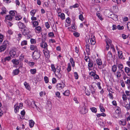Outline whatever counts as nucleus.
<instances>
[{"mask_svg":"<svg viewBox=\"0 0 130 130\" xmlns=\"http://www.w3.org/2000/svg\"><path fill=\"white\" fill-rule=\"evenodd\" d=\"M40 51L39 50L34 51L32 53V58L34 59H39L40 57Z\"/></svg>","mask_w":130,"mask_h":130,"instance_id":"nucleus-1","label":"nucleus"},{"mask_svg":"<svg viewBox=\"0 0 130 130\" xmlns=\"http://www.w3.org/2000/svg\"><path fill=\"white\" fill-rule=\"evenodd\" d=\"M9 54L11 57H14L16 54V49L14 48L11 50Z\"/></svg>","mask_w":130,"mask_h":130,"instance_id":"nucleus-2","label":"nucleus"},{"mask_svg":"<svg viewBox=\"0 0 130 130\" xmlns=\"http://www.w3.org/2000/svg\"><path fill=\"white\" fill-rule=\"evenodd\" d=\"M108 17L112 18L115 21H116L118 19V16L115 14H110V15L108 16Z\"/></svg>","mask_w":130,"mask_h":130,"instance_id":"nucleus-3","label":"nucleus"},{"mask_svg":"<svg viewBox=\"0 0 130 130\" xmlns=\"http://www.w3.org/2000/svg\"><path fill=\"white\" fill-rule=\"evenodd\" d=\"M43 53L46 57L48 58L50 56V54L49 51L47 48L44 49L43 50Z\"/></svg>","mask_w":130,"mask_h":130,"instance_id":"nucleus-4","label":"nucleus"},{"mask_svg":"<svg viewBox=\"0 0 130 130\" xmlns=\"http://www.w3.org/2000/svg\"><path fill=\"white\" fill-rule=\"evenodd\" d=\"M65 85L64 84L58 83L56 85V87L57 89L58 90H60L63 88L65 86Z\"/></svg>","mask_w":130,"mask_h":130,"instance_id":"nucleus-5","label":"nucleus"},{"mask_svg":"<svg viewBox=\"0 0 130 130\" xmlns=\"http://www.w3.org/2000/svg\"><path fill=\"white\" fill-rule=\"evenodd\" d=\"M40 45L41 47L42 48H47V43L44 42V40H42V41L41 43L40 44Z\"/></svg>","mask_w":130,"mask_h":130,"instance_id":"nucleus-6","label":"nucleus"},{"mask_svg":"<svg viewBox=\"0 0 130 130\" xmlns=\"http://www.w3.org/2000/svg\"><path fill=\"white\" fill-rule=\"evenodd\" d=\"M1 9L2 11L0 13V14H1L2 15H3L4 14H7V10L4 7H2V8Z\"/></svg>","mask_w":130,"mask_h":130,"instance_id":"nucleus-7","label":"nucleus"},{"mask_svg":"<svg viewBox=\"0 0 130 130\" xmlns=\"http://www.w3.org/2000/svg\"><path fill=\"white\" fill-rule=\"evenodd\" d=\"M106 44H109L110 45L111 48L113 50H115V49L113 46L111 44V41L109 39H107L106 40Z\"/></svg>","mask_w":130,"mask_h":130,"instance_id":"nucleus-8","label":"nucleus"},{"mask_svg":"<svg viewBox=\"0 0 130 130\" xmlns=\"http://www.w3.org/2000/svg\"><path fill=\"white\" fill-rule=\"evenodd\" d=\"M22 31L23 34L24 36L28 35L29 32V30L27 28L24 29L23 31Z\"/></svg>","mask_w":130,"mask_h":130,"instance_id":"nucleus-9","label":"nucleus"},{"mask_svg":"<svg viewBox=\"0 0 130 130\" xmlns=\"http://www.w3.org/2000/svg\"><path fill=\"white\" fill-rule=\"evenodd\" d=\"M30 50L32 51H37L38 50L36 45H31L30 46Z\"/></svg>","mask_w":130,"mask_h":130,"instance_id":"nucleus-10","label":"nucleus"},{"mask_svg":"<svg viewBox=\"0 0 130 130\" xmlns=\"http://www.w3.org/2000/svg\"><path fill=\"white\" fill-rule=\"evenodd\" d=\"M88 111V110L86 109V107H84V108H82V110L80 111V112L82 114H86Z\"/></svg>","mask_w":130,"mask_h":130,"instance_id":"nucleus-11","label":"nucleus"},{"mask_svg":"<svg viewBox=\"0 0 130 130\" xmlns=\"http://www.w3.org/2000/svg\"><path fill=\"white\" fill-rule=\"evenodd\" d=\"M112 57V54L109 51L107 55V60H110Z\"/></svg>","mask_w":130,"mask_h":130,"instance_id":"nucleus-12","label":"nucleus"},{"mask_svg":"<svg viewBox=\"0 0 130 130\" xmlns=\"http://www.w3.org/2000/svg\"><path fill=\"white\" fill-rule=\"evenodd\" d=\"M118 56L119 59H124V57H123V55L122 52V51H118Z\"/></svg>","mask_w":130,"mask_h":130,"instance_id":"nucleus-13","label":"nucleus"},{"mask_svg":"<svg viewBox=\"0 0 130 130\" xmlns=\"http://www.w3.org/2000/svg\"><path fill=\"white\" fill-rule=\"evenodd\" d=\"M18 26L19 28L23 29L25 27V26L23 23L20 22L18 23Z\"/></svg>","mask_w":130,"mask_h":130,"instance_id":"nucleus-14","label":"nucleus"},{"mask_svg":"<svg viewBox=\"0 0 130 130\" xmlns=\"http://www.w3.org/2000/svg\"><path fill=\"white\" fill-rule=\"evenodd\" d=\"M119 123L120 125L124 126L126 124V122L125 120H120L119 121Z\"/></svg>","mask_w":130,"mask_h":130,"instance_id":"nucleus-15","label":"nucleus"},{"mask_svg":"<svg viewBox=\"0 0 130 130\" xmlns=\"http://www.w3.org/2000/svg\"><path fill=\"white\" fill-rule=\"evenodd\" d=\"M95 37L94 36H93L92 37V38H91L90 39V42L91 43V44L92 45H94L95 43Z\"/></svg>","mask_w":130,"mask_h":130,"instance_id":"nucleus-16","label":"nucleus"},{"mask_svg":"<svg viewBox=\"0 0 130 130\" xmlns=\"http://www.w3.org/2000/svg\"><path fill=\"white\" fill-rule=\"evenodd\" d=\"M13 17L10 15H7L5 17L6 20H7L10 21L12 20Z\"/></svg>","mask_w":130,"mask_h":130,"instance_id":"nucleus-17","label":"nucleus"},{"mask_svg":"<svg viewBox=\"0 0 130 130\" xmlns=\"http://www.w3.org/2000/svg\"><path fill=\"white\" fill-rule=\"evenodd\" d=\"M125 71L128 75L130 76V69L127 67H125Z\"/></svg>","mask_w":130,"mask_h":130,"instance_id":"nucleus-18","label":"nucleus"},{"mask_svg":"<svg viewBox=\"0 0 130 130\" xmlns=\"http://www.w3.org/2000/svg\"><path fill=\"white\" fill-rule=\"evenodd\" d=\"M9 45L8 41H4L3 43L2 44V45L3 46L5 47L6 48L7 46Z\"/></svg>","mask_w":130,"mask_h":130,"instance_id":"nucleus-19","label":"nucleus"},{"mask_svg":"<svg viewBox=\"0 0 130 130\" xmlns=\"http://www.w3.org/2000/svg\"><path fill=\"white\" fill-rule=\"evenodd\" d=\"M24 85L27 89L29 90H30V87L28 84L26 82H25L24 83Z\"/></svg>","mask_w":130,"mask_h":130,"instance_id":"nucleus-20","label":"nucleus"},{"mask_svg":"<svg viewBox=\"0 0 130 130\" xmlns=\"http://www.w3.org/2000/svg\"><path fill=\"white\" fill-rule=\"evenodd\" d=\"M86 47V51L87 52H89L90 51V45L89 44H87L85 45Z\"/></svg>","mask_w":130,"mask_h":130,"instance_id":"nucleus-21","label":"nucleus"},{"mask_svg":"<svg viewBox=\"0 0 130 130\" xmlns=\"http://www.w3.org/2000/svg\"><path fill=\"white\" fill-rule=\"evenodd\" d=\"M58 13V16L59 17H60L62 20H63L65 19V15L64 13H61L60 14H60L59 13Z\"/></svg>","mask_w":130,"mask_h":130,"instance_id":"nucleus-22","label":"nucleus"},{"mask_svg":"<svg viewBox=\"0 0 130 130\" xmlns=\"http://www.w3.org/2000/svg\"><path fill=\"white\" fill-rule=\"evenodd\" d=\"M118 67L119 70H120L121 72L123 71V70H122V69L123 68V66L122 64H118Z\"/></svg>","mask_w":130,"mask_h":130,"instance_id":"nucleus-23","label":"nucleus"},{"mask_svg":"<svg viewBox=\"0 0 130 130\" xmlns=\"http://www.w3.org/2000/svg\"><path fill=\"white\" fill-rule=\"evenodd\" d=\"M70 61L72 64V66L73 67H74L75 66V62L73 59L72 58H71Z\"/></svg>","mask_w":130,"mask_h":130,"instance_id":"nucleus-24","label":"nucleus"},{"mask_svg":"<svg viewBox=\"0 0 130 130\" xmlns=\"http://www.w3.org/2000/svg\"><path fill=\"white\" fill-rule=\"evenodd\" d=\"M96 61L97 64L99 66H101L102 64V61L100 59H98L96 60Z\"/></svg>","mask_w":130,"mask_h":130,"instance_id":"nucleus-25","label":"nucleus"},{"mask_svg":"<svg viewBox=\"0 0 130 130\" xmlns=\"http://www.w3.org/2000/svg\"><path fill=\"white\" fill-rule=\"evenodd\" d=\"M34 122L32 120H30L29 121V125L31 128H32L34 126Z\"/></svg>","mask_w":130,"mask_h":130,"instance_id":"nucleus-26","label":"nucleus"},{"mask_svg":"<svg viewBox=\"0 0 130 130\" xmlns=\"http://www.w3.org/2000/svg\"><path fill=\"white\" fill-rule=\"evenodd\" d=\"M93 61H89V63H88V66L89 68H91L93 66Z\"/></svg>","mask_w":130,"mask_h":130,"instance_id":"nucleus-27","label":"nucleus"},{"mask_svg":"<svg viewBox=\"0 0 130 130\" xmlns=\"http://www.w3.org/2000/svg\"><path fill=\"white\" fill-rule=\"evenodd\" d=\"M63 94L65 96H68L70 94L69 91V90H67L64 92L63 93Z\"/></svg>","mask_w":130,"mask_h":130,"instance_id":"nucleus-28","label":"nucleus"},{"mask_svg":"<svg viewBox=\"0 0 130 130\" xmlns=\"http://www.w3.org/2000/svg\"><path fill=\"white\" fill-rule=\"evenodd\" d=\"M27 41L25 40H24L21 42V46H23L24 45H27Z\"/></svg>","mask_w":130,"mask_h":130,"instance_id":"nucleus-29","label":"nucleus"},{"mask_svg":"<svg viewBox=\"0 0 130 130\" xmlns=\"http://www.w3.org/2000/svg\"><path fill=\"white\" fill-rule=\"evenodd\" d=\"M14 107H15L14 108V111L16 113H17L18 112L20 108L18 106H16V105H15L14 106Z\"/></svg>","mask_w":130,"mask_h":130,"instance_id":"nucleus-30","label":"nucleus"},{"mask_svg":"<svg viewBox=\"0 0 130 130\" xmlns=\"http://www.w3.org/2000/svg\"><path fill=\"white\" fill-rule=\"evenodd\" d=\"M56 70L55 72L57 73V74H59L60 71V68L59 66H57L56 69Z\"/></svg>","mask_w":130,"mask_h":130,"instance_id":"nucleus-31","label":"nucleus"},{"mask_svg":"<svg viewBox=\"0 0 130 130\" xmlns=\"http://www.w3.org/2000/svg\"><path fill=\"white\" fill-rule=\"evenodd\" d=\"M6 48L5 47L3 46L2 45L1 46H0V52H4L6 50Z\"/></svg>","mask_w":130,"mask_h":130,"instance_id":"nucleus-32","label":"nucleus"},{"mask_svg":"<svg viewBox=\"0 0 130 130\" xmlns=\"http://www.w3.org/2000/svg\"><path fill=\"white\" fill-rule=\"evenodd\" d=\"M125 82L126 84L128 85V87L129 88L130 87V79H128Z\"/></svg>","mask_w":130,"mask_h":130,"instance_id":"nucleus-33","label":"nucleus"},{"mask_svg":"<svg viewBox=\"0 0 130 130\" xmlns=\"http://www.w3.org/2000/svg\"><path fill=\"white\" fill-rule=\"evenodd\" d=\"M36 10L35 9H33L31 10L30 12L31 15L32 16H34L36 12Z\"/></svg>","mask_w":130,"mask_h":130,"instance_id":"nucleus-34","label":"nucleus"},{"mask_svg":"<svg viewBox=\"0 0 130 130\" xmlns=\"http://www.w3.org/2000/svg\"><path fill=\"white\" fill-rule=\"evenodd\" d=\"M100 110L102 112H104L105 111V109L102 106V104H100Z\"/></svg>","mask_w":130,"mask_h":130,"instance_id":"nucleus-35","label":"nucleus"},{"mask_svg":"<svg viewBox=\"0 0 130 130\" xmlns=\"http://www.w3.org/2000/svg\"><path fill=\"white\" fill-rule=\"evenodd\" d=\"M79 5L78 4H75L74 5L71 6L70 7V8L71 9H72L73 8H76L78 7Z\"/></svg>","mask_w":130,"mask_h":130,"instance_id":"nucleus-36","label":"nucleus"},{"mask_svg":"<svg viewBox=\"0 0 130 130\" xmlns=\"http://www.w3.org/2000/svg\"><path fill=\"white\" fill-rule=\"evenodd\" d=\"M4 38V36L3 35L0 33V43H1L3 41Z\"/></svg>","mask_w":130,"mask_h":130,"instance_id":"nucleus-37","label":"nucleus"},{"mask_svg":"<svg viewBox=\"0 0 130 130\" xmlns=\"http://www.w3.org/2000/svg\"><path fill=\"white\" fill-rule=\"evenodd\" d=\"M117 69V67L115 65H113L112 67V70L113 72H115Z\"/></svg>","mask_w":130,"mask_h":130,"instance_id":"nucleus-38","label":"nucleus"},{"mask_svg":"<svg viewBox=\"0 0 130 130\" xmlns=\"http://www.w3.org/2000/svg\"><path fill=\"white\" fill-rule=\"evenodd\" d=\"M15 12H16L15 11L12 10L10 11L9 12V14H10V15L12 16L13 17V16H14L15 15Z\"/></svg>","mask_w":130,"mask_h":130,"instance_id":"nucleus-39","label":"nucleus"},{"mask_svg":"<svg viewBox=\"0 0 130 130\" xmlns=\"http://www.w3.org/2000/svg\"><path fill=\"white\" fill-rule=\"evenodd\" d=\"M12 61L13 63L16 65H18L19 63L18 60H17L16 59H13Z\"/></svg>","mask_w":130,"mask_h":130,"instance_id":"nucleus-40","label":"nucleus"},{"mask_svg":"<svg viewBox=\"0 0 130 130\" xmlns=\"http://www.w3.org/2000/svg\"><path fill=\"white\" fill-rule=\"evenodd\" d=\"M30 72L31 74H35L36 72V70L35 69H31L30 70Z\"/></svg>","mask_w":130,"mask_h":130,"instance_id":"nucleus-41","label":"nucleus"},{"mask_svg":"<svg viewBox=\"0 0 130 130\" xmlns=\"http://www.w3.org/2000/svg\"><path fill=\"white\" fill-rule=\"evenodd\" d=\"M51 68H52V71L54 72L55 74V71L56 69V68H55V66L54 64H52L51 65Z\"/></svg>","mask_w":130,"mask_h":130,"instance_id":"nucleus-42","label":"nucleus"},{"mask_svg":"<svg viewBox=\"0 0 130 130\" xmlns=\"http://www.w3.org/2000/svg\"><path fill=\"white\" fill-rule=\"evenodd\" d=\"M55 95L56 97L59 98H61V97L60 96V93L58 91L56 92L55 93Z\"/></svg>","mask_w":130,"mask_h":130,"instance_id":"nucleus-43","label":"nucleus"},{"mask_svg":"<svg viewBox=\"0 0 130 130\" xmlns=\"http://www.w3.org/2000/svg\"><path fill=\"white\" fill-rule=\"evenodd\" d=\"M71 65L70 63H69L68 64V66L67 68V70L69 72L71 71Z\"/></svg>","mask_w":130,"mask_h":130,"instance_id":"nucleus-44","label":"nucleus"},{"mask_svg":"<svg viewBox=\"0 0 130 130\" xmlns=\"http://www.w3.org/2000/svg\"><path fill=\"white\" fill-rule=\"evenodd\" d=\"M90 109L93 112L95 113L97 112V109L95 107H92L91 108H90Z\"/></svg>","mask_w":130,"mask_h":130,"instance_id":"nucleus-45","label":"nucleus"},{"mask_svg":"<svg viewBox=\"0 0 130 130\" xmlns=\"http://www.w3.org/2000/svg\"><path fill=\"white\" fill-rule=\"evenodd\" d=\"M117 28L119 30H121L124 28V27L123 26H121L120 25H117Z\"/></svg>","mask_w":130,"mask_h":130,"instance_id":"nucleus-46","label":"nucleus"},{"mask_svg":"<svg viewBox=\"0 0 130 130\" xmlns=\"http://www.w3.org/2000/svg\"><path fill=\"white\" fill-rule=\"evenodd\" d=\"M90 89L91 91V93L93 94L95 92V90L94 89V88L92 86H91Z\"/></svg>","mask_w":130,"mask_h":130,"instance_id":"nucleus-47","label":"nucleus"},{"mask_svg":"<svg viewBox=\"0 0 130 130\" xmlns=\"http://www.w3.org/2000/svg\"><path fill=\"white\" fill-rule=\"evenodd\" d=\"M16 20L19 21L22 18V17L20 15H17L15 17Z\"/></svg>","mask_w":130,"mask_h":130,"instance_id":"nucleus-48","label":"nucleus"},{"mask_svg":"<svg viewBox=\"0 0 130 130\" xmlns=\"http://www.w3.org/2000/svg\"><path fill=\"white\" fill-rule=\"evenodd\" d=\"M19 73V70L18 69H16L14 70L13 73L15 75L18 74Z\"/></svg>","mask_w":130,"mask_h":130,"instance_id":"nucleus-49","label":"nucleus"},{"mask_svg":"<svg viewBox=\"0 0 130 130\" xmlns=\"http://www.w3.org/2000/svg\"><path fill=\"white\" fill-rule=\"evenodd\" d=\"M33 26L34 27H36V26L38 25V21H35L33 22H32Z\"/></svg>","mask_w":130,"mask_h":130,"instance_id":"nucleus-50","label":"nucleus"},{"mask_svg":"<svg viewBox=\"0 0 130 130\" xmlns=\"http://www.w3.org/2000/svg\"><path fill=\"white\" fill-rule=\"evenodd\" d=\"M96 15L100 20H103L102 17L101 15V14L100 13H97Z\"/></svg>","mask_w":130,"mask_h":130,"instance_id":"nucleus-51","label":"nucleus"},{"mask_svg":"<svg viewBox=\"0 0 130 130\" xmlns=\"http://www.w3.org/2000/svg\"><path fill=\"white\" fill-rule=\"evenodd\" d=\"M74 76L76 79H78V75L77 73L76 72H75L74 73Z\"/></svg>","mask_w":130,"mask_h":130,"instance_id":"nucleus-52","label":"nucleus"},{"mask_svg":"<svg viewBox=\"0 0 130 130\" xmlns=\"http://www.w3.org/2000/svg\"><path fill=\"white\" fill-rule=\"evenodd\" d=\"M44 79L46 83H48L49 82L48 78L47 76H45L44 78Z\"/></svg>","mask_w":130,"mask_h":130,"instance_id":"nucleus-53","label":"nucleus"},{"mask_svg":"<svg viewBox=\"0 0 130 130\" xmlns=\"http://www.w3.org/2000/svg\"><path fill=\"white\" fill-rule=\"evenodd\" d=\"M72 127V125L71 123H69L67 126V128L68 129H71Z\"/></svg>","mask_w":130,"mask_h":130,"instance_id":"nucleus-54","label":"nucleus"},{"mask_svg":"<svg viewBox=\"0 0 130 130\" xmlns=\"http://www.w3.org/2000/svg\"><path fill=\"white\" fill-rule=\"evenodd\" d=\"M79 19L81 21H83L84 20L83 16L82 14H80L79 16Z\"/></svg>","mask_w":130,"mask_h":130,"instance_id":"nucleus-55","label":"nucleus"},{"mask_svg":"<svg viewBox=\"0 0 130 130\" xmlns=\"http://www.w3.org/2000/svg\"><path fill=\"white\" fill-rule=\"evenodd\" d=\"M121 112V109L120 107H118L117 108V109L116 111V112L117 113L119 114Z\"/></svg>","mask_w":130,"mask_h":130,"instance_id":"nucleus-56","label":"nucleus"},{"mask_svg":"<svg viewBox=\"0 0 130 130\" xmlns=\"http://www.w3.org/2000/svg\"><path fill=\"white\" fill-rule=\"evenodd\" d=\"M35 29L39 32H40L41 30V28L40 26L37 27L35 28Z\"/></svg>","mask_w":130,"mask_h":130,"instance_id":"nucleus-57","label":"nucleus"},{"mask_svg":"<svg viewBox=\"0 0 130 130\" xmlns=\"http://www.w3.org/2000/svg\"><path fill=\"white\" fill-rule=\"evenodd\" d=\"M84 59L87 62H89V61H90V58H89V56H85V57Z\"/></svg>","mask_w":130,"mask_h":130,"instance_id":"nucleus-58","label":"nucleus"},{"mask_svg":"<svg viewBox=\"0 0 130 130\" xmlns=\"http://www.w3.org/2000/svg\"><path fill=\"white\" fill-rule=\"evenodd\" d=\"M30 42L31 44H35L36 43V41L35 39H31L30 40Z\"/></svg>","mask_w":130,"mask_h":130,"instance_id":"nucleus-59","label":"nucleus"},{"mask_svg":"<svg viewBox=\"0 0 130 130\" xmlns=\"http://www.w3.org/2000/svg\"><path fill=\"white\" fill-rule=\"evenodd\" d=\"M122 98L123 101H125L127 100V97L126 95L124 94L122 95Z\"/></svg>","mask_w":130,"mask_h":130,"instance_id":"nucleus-60","label":"nucleus"},{"mask_svg":"<svg viewBox=\"0 0 130 130\" xmlns=\"http://www.w3.org/2000/svg\"><path fill=\"white\" fill-rule=\"evenodd\" d=\"M11 59V57L9 56H8L5 58L4 59V60L5 61L6 60L9 61Z\"/></svg>","mask_w":130,"mask_h":130,"instance_id":"nucleus-61","label":"nucleus"},{"mask_svg":"<svg viewBox=\"0 0 130 130\" xmlns=\"http://www.w3.org/2000/svg\"><path fill=\"white\" fill-rule=\"evenodd\" d=\"M114 2L117 3V4L120 3L121 0H112Z\"/></svg>","mask_w":130,"mask_h":130,"instance_id":"nucleus-62","label":"nucleus"},{"mask_svg":"<svg viewBox=\"0 0 130 130\" xmlns=\"http://www.w3.org/2000/svg\"><path fill=\"white\" fill-rule=\"evenodd\" d=\"M57 82V80L55 78H53L52 79V83L53 84H55Z\"/></svg>","mask_w":130,"mask_h":130,"instance_id":"nucleus-63","label":"nucleus"},{"mask_svg":"<svg viewBox=\"0 0 130 130\" xmlns=\"http://www.w3.org/2000/svg\"><path fill=\"white\" fill-rule=\"evenodd\" d=\"M70 19L69 17H68L66 20V22L68 24H70L71 23V21H70Z\"/></svg>","mask_w":130,"mask_h":130,"instance_id":"nucleus-64","label":"nucleus"}]
</instances>
